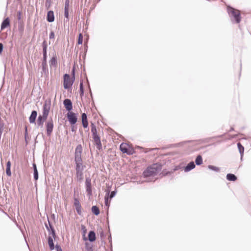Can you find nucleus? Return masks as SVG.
<instances>
[{"instance_id": "nucleus-1", "label": "nucleus", "mask_w": 251, "mask_h": 251, "mask_svg": "<svg viewBox=\"0 0 251 251\" xmlns=\"http://www.w3.org/2000/svg\"><path fill=\"white\" fill-rule=\"evenodd\" d=\"M162 166L159 164H153L148 167L143 172L144 177H148L156 175L161 170Z\"/></svg>"}, {"instance_id": "nucleus-2", "label": "nucleus", "mask_w": 251, "mask_h": 251, "mask_svg": "<svg viewBox=\"0 0 251 251\" xmlns=\"http://www.w3.org/2000/svg\"><path fill=\"white\" fill-rule=\"evenodd\" d=\"M227 10L231 20L232 22L235 21L236 23L239 24L241 19L240 11L230 6H227Z\"/></svg>"}, {"instance_id": "nucleus-3", "label": "nucleus", "mask_w": 251, "mask_h": 251, "mask_svg": "<svg viewBox=\"0 0 251 251\" xmlns=\"http://www.w3.org/2000/svg\"><path fill=\"white\" fill-rule=\"evenodd\" d=\"M72 74L73 76L72 78H70V76L69 74H66L64 75L63 86L65 89H68L71 87L75 79L74 68L72 70Z\"/></svg>"}, {"instance_id": "nucleus-4", "label": "nucleus", "mask_w": 251, "mask_h": 251, "mask_svg": "<svg viewBox=\"0 0 251 251\" xmlns=\"http://www.w3.org/2000/svg\"><path fill=\"white\" fill-rule=\"evenodd\" d=\"M82 152V147L81 145L76 146L75 152L74 161L82 160L81 154Z\"/></svg>"}, {"instance_id": "nucleus-5", "label": "nucleus", "mask_w": 251, "mask_h": 251, "mask_svg": "<svg viewBox=\"0 0 251 251\" xmlns=\"http://www.w3.org/2000/svg\"><path fill=\"white\" fill-rule=\"evenodd\" d=\"M47 134L48 136H50L52 132L53 128V122L52 119L48 120L45 124Z\"/></svg>"}, {"instance_id": "nucleus-6", "label": "nucleus", "mask_w": 251, "mask_h": 251, "mask_svg": "<svg viewBox=\"0 0 251 251\" xmlns=\"http://www.w3.org/2000/svg\"><path fill=\"white\" fill-rule=\"evenodd\" d=\"M68 121L71 125H75L77 120L76 114L73 112H68L67 114Z\"/></svg>"}, {"instance_id": "nucleus-7", "label": "nucleus", "mask_w": 251, "mask_h": 251, "mask_svg": "<svg viewBox=\"0 0 251 251\" xmlns=\"http://www.w3.org/2000/svg\"><path fill=\"white\" fill-rule=\"evenodd\" d=\"M85 184L87 195L91 196L92 195L91 179L90 177H86Z\"/></svg>"}, {"instance_id": "nucleus-8", "label": "nucleus", "mask_w": 251, "mask_h": 251, "mask_svg": "<svg viewBox=\"0 0 251 251\" xmlns=\"http://www.w3.org/2000/svg\"><path fill=\"white\" fill-rule=\"evenodd\" d=\"M76 180L77 182H81L83 179V171L84 169H75Z\"/></svg>"}, {"instance_id": "nucleus-9", "label": "nucleus", "mask_w": 251, "mask_h": 251, "mask_svg": "<svg viewBox=\"0 0 251 251\" xmlns=\"http://www.w3.org/2000/svg\"><path fill=\"white\" fill-rule=\"evenodd\" d=\"M48 221L49 223L50 227H48V224L46 223H45V227L47 228V230L49 231V234L51 235L52 236V238L55 239L56 238L55 231L48 218Z\"/></svg>"}, {"instance_id": "nucleus-10", "label": "nucleus", "mask_w": 251, "mask_h": 251, "mask_svg": "<svg viewBox=\"0 0 251 251\" xmlns=\"http://www.w3.org/2000/svg\"><path fill=\"white\" fill-rule=\"evenodd\" d=\"M50 102H48L47 101H46L44 102L43 105V115L42 116L47 118L50 109Z\"/></svg>"}, {"instance_id": "nucleus-11", "label": "nucleus", "mask_w": 251, "mask_h": 251, "mask_svg": "<svg viewBox=\"0 0 251 251\" xmlns=\"http://www.w3.org/2000/svg\"><path fill=\"white\" fill-rule=\"evenodd\" d=\"M94 141L97 146L98 149L100 150L102 148V145L100 141V139L97 133L92 134Z\"/></svg>"}, {"instance_id": "nucleus-12", "label": "nucleus", "mask_w": 251, "mask_h": 251, "mask_svg": "<svg viewBox=\"0 0 251 251\" xmlns=\"http://www.w3.org/2000/svg\"><path fill=\"white\" fill-rule=\"evenodd\" d=\"M63 104L66 109L68 112H71L70 111L73 109V104L71 100L69 99H66L63 101Z\"/></svg>"}, {"instance_id": "nucleus-13", "label": "nucleus", "mask_w": 251, "mask_h": 251, "mask_svg": "<svg viewBox=\"0 0 251 251\" xmlns=\"http://www.w3.org/2000/svg\"><path fill=\"white\" fill-rule=\"evenodd\" d=\"M47 118L43 117V116L40 115L37 120V127H41L42 128L43 127L44 123L46 121Z\"/></svg>"}, {"instance_id": "nucleus-14", "label": "nucleus", "mask_w": 251, "mask_h": 251, "mask_svg": "<svg viewBox=\"0 0 251 251\" xmlns=\"http://www.w3.org/2000/svg\"><path fill=\"white\" fill-rule=\"evenodd\" d=\"M69 0H65V7H64V16L65 18L67 19L66 21L69 20Z\"/></svg>"}, {"instance_id": "nucleus-15", "label": "nucleus", "mask_w": 251, "mask_h": 251, "mask_svg": "<svg viewBox=\"0 0 251 251\" xmlns=\"http://www.w3.org/2000/svg\"><path fill=\"white\" fill-rule=\"evenodd\" d=\"M37 116V112L35 110L31 112V115L29 117V121L30 124L35 123L36 119Z\"/></svg>"}, {"instance_id": "nucleus-16", "label": "nucleus", "mask_w": 251, "mask_h": 251, "mask_svg": "<svg viewBox=\"0 0 251 251\" xmlns=\"http://www.w3.org/2000/svg\"><path fill=\"white\" fill-rule=\"evenodd\" d=\"M47 20L50 23L53 22L54 21V12L52 10L49 11L47 13Z\"/></svg>"}, {"instance_id": "nucleus-17", "label": "nucleus", "mask_w": 251, "mask_h": 251, "mask_svg": "<svg viewBox=\"0 0 251 251\" xmlns=\"http://www.w3.org/2000/svg\"><path fill=\"white\" fill-rule=\"evenodd\" d=\"M10 25V20L9 18H5L2 22L1 25V30H3Z\"/></svg>"}, {"instance_id": "nucleus-18", "label": "nucleus", "mask_w": 251, "mask_h": 251, "mask_svg": "<svg viewBox=\"0 0 251 251\" xmlns=\"http://www.w3.org/2000/svg\"><path fill=\"white\" fill-rule=\"evenodd\" d=\"M42 46L43 48V58H47L48 44L47 42L46 41H44Z\"/></svg>"}, {"instance_id": "nucleus-19", "label": "nucleus", "mask_w": 251, "mask_h": 251, "mask_svg": "<svg viewBox=\"0 0 251 251\" xmlns=\"http://www.w3.org/2000/svg\"><path fill=\"white\" fill-rule=\"evenodd\" d=\"M196 165L193 161H191L184 168V171L185 172H188L195 168Z\"/></svg>"}, {"instance_id": "nucleus-20", "label": "nucleus", "mask_w": 251, "mask_h": 251, "mask_svg": "<svg viewBox=\"0 0 251 251\" xmlns=\"http://www.w3.org/2000/svg\"><path fill=\"white\" fill-rule=\"evenodd\" d=\"M88 237L90 242H93L95 241L96 239L95 232L93 230L90 231L88 233Z\"/></svg>"}, {"instance_id": "nucleus-21", "label": "nucleus", "mask_w": 251, "mask_h": 251, "mask_svg": "<svg viewBox=\"0 0 251 251\" xmlns=\"http://www.w3.org/2000/svg\"><path fill=\"white\" fill-rule=\"evenodd\" d=\"M53 238H52V237L51 236H49V237L48 238V244H49V246L50 247V249L51 251L53 250L55 248V246H54V245L53 243Z\"/></svg>"}, {"instance_id": "nucleus-22", "label": "nucleus", "mask_w": 251, "mask_h": 251, "mask_svg": "<svg viewBox=\"0 0 251 251\" xmlns=\"http://www.w3.org/2000/svg\"><path fill=\"white\" fill-rule=\"evenodd\" d=\"M75 169H85L86 166L83 164V160L75 161Z\"/></svg>"}, {"instance_id": "nucleus-23", "label": "nucleus", "mask_w": 251, "mask_h": 251, "mask_svg": "<svg viewBox=\"0 0 251 251\" xmlns=\"http://www.w3.org/2000/svg\"><path fill=\"white\" fill-rule=\"evenodd\" d=\"M33 169V177L34 179L35 180H37L39 176H38V172L37 170L36 165L35 163L32 164Z\"/></svg>"}, {"instance_id": "nucleus-24", "label": "nucleus", "mask_w": 251, "mask_h": 251, "mask_svg": "<svg viewBox=\"0 0 251 251\" xmlns=\"http://www.w3.org/2000/svg\"><path fill=\"white\" fill-rule=\"evenodd\" d=\"M47 58H43V61L42 62V71L44 73H47L48 71V66L47 64Z\"/></svg>"}, {"instance_id": "nucleus-25", "label": "nucleus", "mask_w": 251, "mask_h": 251, "mask_svg": "<svg viewBox=\"0 0 251 251\" xmlns=\"http://www.w3.org/2000/svg\"><path fill=\"white\" fill-rule=\"evenodd\" d=\"M226 179L228 181H235L237 180V176L233 174H227L226 176Z\"/></svg>"}, {"instance_id": "nucleus-26", "label": "nucleus", "mask_w": 251, "mask_h": 251, "mask_svg": "<svg viewBox=\"0 0 251 251\" xmlns=\"http://www.w3.org/2000/svg\"><path fill=\"white\" fill-rule=\"evenodd\" d=\"M237 147L241 155V159L242 160L244 155V147L240 142L237 143Z\"/></svg>"}, {"instance_id": "nucleus-27", "label": "nucleus", "mask_w": 251, "mask_h": 251, "mask_svg": "<svg viewBox=\"0 0 251 251\" xmlns=\"http://www.w3.org/2000/svg\"><path fill=\"white\" fill-rule=\"evenodd\" d=\"M180 169V167L179 166H176L171 171H167L166 172H163V174L164 176H168V175H171V174H173L175 171H177Z\"/></svg>"}, {"instance_id": "nucleus-28", "label": "nucleus", "mask_w": 251, "mask_h": 251, "mask_svg": "<svg viewBox=\"0 0 251 251\" xmlns=\"http://www.w3.org/2000/svg\"><path fill=\"white\" fill-rule=\"evenodd\" d=\"M195 163L197 165H201L202 164V158L201 155H198L195 159Z\"/></svg>"}, {"instance_id": "nucleus-29", "label": "nucleus", "mask_w": 251, "mask_h": 251, "mask_svg": "<svg viewBox=\"0 0 251 251\" xmlns=\"http://www.w3.org/2000/svg\"><path fill=\"white\" fill-rule=\"evenodd\" d=\"M91 210H92V213L94 214H95V215L97 216L100 214L99 208L96 205L93 206L91 208Z\"/></svg>"}, {"instance_id": "nucleus-30", "label": "nucleus", "mask_w": 251, "mask_h": 251, "mask_svg": "<svg viewBox=\"0 0 251 251\" xmlns=\"http://www.w3.org/2000/svg\"><path fill=\"white\" fill-rule=\"evenodd\" d=\"M120 150L121 151L124 153H126L127 151V149L128 148L127 147L126 144H124V143H122L121 144L120 147Z\"/></svg>"}, {"instance_id": "nucleus-31", "label": "nucleus", "mask_w": 251, "mask_h": 251, "mask_svg": "<svg viewBox=\"0 0 251 251\" xmlns=\"http://www.w3.org/2000/svg\"><path fill=\"white\" fill-rule=\"evenodd\" d=\"M79 94L81 97H82L84 95V88L82 81H80L79 84Z\"/></svg>"}, {"instance_id": "nucleus-32", "label": "nucleus", "mask_w": 251, "mask_h": 251, "mask_svg": "<svg viewBox=\"0 0 251 251\" xmlns=\"http://www.w3.org/2000/svg\"><path fill=\"white\" fill-rule=\"evenodd\" d=\"M207 168L209 169H210L212 171H215L216 172H219L220 171L219 168L214 166H213V165H209L207 166Z\"/></svg>"}, {"instance_id": "nucleus-33", "label": "nucleus", "mask_w": 251, "mask_h": 251, "mask_svg": "<svg viewBox=\"0 0 251 251\" xmlns=\"http://www.w3.org/2000/svg\"><path fill=\"white\" fill-rule=\"evenodd\" d=\"M91 132L92 133V134H94L95 133H97L96 126L94 123H92L91 124Z\"/></svg>"}, {"instance_id": "nucleus-34", "label": "nucleus", "mask_w": 251, "mask_h": 251, "mask_svg": "<svg viewBox=\"0 0 251 251\" xmlns=\"http://www.w3.org/2000/svg\"><path fill=\"white\" fill-rule=\"evenodd\" d=\"M83 42V36L81 33H79L78 35V38L77 41V43L79 45H81Z\"/></svg>"}, {"instance_id": "nucleus-35", "label": "nucleus", "mask_w": 251, "mask_h": 251, "mask_svg": "<svg viewBox=\"0 0 251 251\" xmlns=\"http://www.w3.org/2000/svg\"><path fill=\"white\" fill-rule=\"evenodd\" d=\"M74 205L75 207H76V206L78 207V206L81 205L80 202L79 201V200L77 198H74Z\"/></svg>"}, {"instance_id": "nucleus-36", "label": "nucleus", "mask_w": 251, "mask_h": 251, "mask_svg": "<svg viewBox=\"0 0 251 251\" xmlns=\"http://www.w3.org/2000/svg\"><path fill=\"white\" fill-rule=\"evenodd\" d=\"M134 153V151L132 148H128L127 149V151L126 153L128 155H132Z\"/></svg>"}, {"instance_id": "nucleus-37", "label": "nucleus", "mask_w": 251, "mask_h": 251, "mask_svg": "<svg viewBox=\"0 0 251 251\" xmlns=\"http://www.w3.org/2000/svg\"><path fill=\"white\" fill-rule=\"evenodd\" d=\"M56 64V58L54 57H52L50 61V66L55 65Z\"/></svg>"}, {"instance_id": "nucleus-38", "label": "nucleus", "mask_w": 251, "mask_h": 251, "mask_svg": "<svg viewBox=\"0 0 251 251\" xmlns=\"http://www.w3.org/2000/svg\"><path fill=\"white\" fill-rule=\"evenodd\" d=\"M75 209H76V211L77 212V213L79 215H81V213H82V211H81V206H76V207H75Z\"/></svg>"}, {"instance_id": "nucleus-39", "label": "nucleus", "mask_w": 251, "mask_h": 251, "mask_svg": "<svg viewBox=\"0 0 251 251\" xmlns=\"http://www.w3.org/2000/svg\"><path fill=\"white\" fill-rule=\"evenodd\" d=\"M104 201H105V205L108 207L110 205V202L109 201L108 197H107L106 196H105V197L104 198Z\"/></svg>"}, {"instance_id": "nucleus-40", "label": "nucleus", "mask_w": 251, "mask_h": 251, "mask_svg": "<svg viewBox=\"0 0 251 251\" xmlns=\"http://www.w3.org/2000/svg\"><path fill=\"white\" fill-rule=\"evenodd\" d=\"M81 119H82V122L87 121V115L86 113H83L82 114Z\"/></svg>"}, {"instance_id": "nucleus-41", "label": "nucleus", "mask_w": 251, "mask_h": 251, "mask_svg": "<svg viewBox=\"0 0 251 251\" xmlns=\"http://www.w3.org/2000/svg\"><path fill=\"white\" fill-rule=\"evenodd\" d=\"M116 193H117V191H112L111 192L110 195H109V198L110 199H111L112 198H113L114 197H115V196L116 195Z\"/></svg>"}, {"instance_id": "nucleus-42", "label": "nucleus", "mask_w": 251, "mask_h": 251, "mask_svg": "<svg viewBox=\"0 0 251 251\" xmlns=\"http://www.w3.org/2000/svg\"><path fill=\"white\" fill-rule=\"evenodd\" d=\"M6 174L9 176H11V168H6Z\"/></svg>"}, {"instance_id": "nucleus-43", "label": "nucleus", "mask_w": 251, "mask_h": 251, "mask_svg": "<svg viewBox=\"0 0 251 251\" xmlns=\"http://www.w3.org/2000/svg\"><path fill=\"white\" fill-rule=\"evenodd\" d=\"M28 136V133H27V126L25 127V141L26 142V139Z\"/></svg>"}, {"instance_id": "nucleus-44", "label": "nucleus", "mask_w": 251, "mask_h": 251, "mask_svg": "<svg viewBox=\"0 0 251 251\" xmlns=\"http://www.w3.org/2000/svg\"><path fill=\"white\" fill-rule=\"evenodd\" d=\"M49 38L50 39H52L54 38V33L53 31H51L50 33Z\"/></svg>"}, {"instance_id": "nucleus-45", "label": "nucleus", "mask_w": 251, "mask_h": 251, "mask_svg": "<svg viewBox=\"0 0 251 251\" xmlns=\"http://www.w3.org/2000/svg\"><path fill=\"white\" fill-rule=\"evenodd\" d=\"M82 123V126H83L84 128H87L88 127V121H85V122H83Z\"/></svg>"}, {"instance_id": "nucleus-46", "label": "nucleus", "mask_w": 251, "mask_h": 251, "mask_svg": "<svg viewBox=\"0 0 251 251\" xmlns=\"http://www.w3.org/2000/svg\"><path fill=\"white\" fill-rule=\"evenodd\" d=\"M55 248L56 251H62L61 247L59 245H56Z\"/></svg>"}, {"instance_id": "nucleus-47", "label": "nucleus", "mask_w": 251, "mask_h": 251, "mask_svg": "<svg viewBox=\"0 0 251 251\" xmlns=\"http://www.w3.org/2000/svg\"><path fill=\"white\" fill-rule=\"evenodd\" d=\"M17 18H18V20H20L21 19V12L20 11L18 12Z\"/></svg>"}, {"instance_id": "nucleus-48", "label": "nucleus", "mask_w": 251, "mask_h": 251, "mask_svg": "<svg viewBox=\"0 0 251 251\" xmlns=\"http://www.w3.org/2000/svg\"><path fill=\"white\" fill-rule=\"evenodd\" d=\"M76 127H75V126L72 125V127H71L72 131L75 132L76 131Z\"/></svg>"}, {"instance_id": "nucleus-49", "label": "nucleus", "mask_w": 251, "mask_h": 251, "mask_svg": "<svg viewBox=\"0 0 251 251\" xmlns=\"http://www.w3.org/2000/svg\"><path fill=\"white\" fill-rule=\"evenodd\" d=\"M3 46L2 43H0V54L2 52Z\"/></svg>"}, {"instance_id": "nucleus-50", "label": "nucleus", "mask_w": 251, "mask_h": 251, "mask_svg": "<svg viewBox=\"0 0 251 251\" xmlns=\"http://www.w3.org/2000/svg\"><path fill=\"white\" fill-rule=\"evenodd\" d=\"M6 168H11V162L8 161L6 163Z\"/></svg>"}, {"instance_id": "nucleus-51", "label": "nucleus", "mask_w": 251, "mask_h": 251, "mask_svg": "<svg viewBox=\"0 0 251 251\" xmlns=\"http://www.w3.org/2000/svg\"><path fill=\"white\" fill-rule=\"evenodd\" d=\"M156 149H157L156 148H155V149H146L147 151H146V152H147V151H153V150H156Z\"/></svg>"}, {"instance_id": "nucleus-52", "label": "nucleus", "mask_w": 251, "mask_h": 251, "mask_svg": "<svg viewBox=\"0 0 251 251\" xmlns=\"http://www.w3.org/2000/svg\"><path fill=\"white\" fill-rule=\"evenodd\" d=\"M86 249H87L88 251H92V247H86Z\"/></svg>"}, {"instance_id": "nucleus-53", "label": "nucleus", "mask_w": 251, "mask_h": 251, "mask_svg": "<svg viewBox=\"0 0 251 251\" xmlns=\"http://www.w3.org/2000/svg\"><path fill=\"white\" fill-rule=\"evenodd\" d=\"M89 89H90V94H91V95L92 96V94L91 90V89H90V85H89Z\"/></svg>"}, {"instance_id": "nucleus-54", "label": "nucleus", "mask_w": 251, "mask_h": 251, "mask_svg": "<svg viewBox=\"0 0 251 251\" xmlns=\"http://www.w3.org/2000/svg\"><path fill=\"white\" fill-rule=\"evenodd\" d=\"M233 130H234V128L233 127H231L230 128V129L229 130V131H233Z\"/></svg>"}, {"instance_id": "nucleus-55", "label": "nucleus", "mask_w": 251, "mask_h": 251, "mask_svg": "<svg viewBox=\"0 0 251 251\" xmlns=\"http://www.w3.org/2000/svg\"><path fill=\"white\" fill-rule=\"evenodd\" d=\"M83 239H84V240H87V238H86L85 237H84V238H83Z\"/></svg>"}, {"instance_id": "nucleus-56", "label": "nucleus", "mask_w": 251, "mask_h": 251, "mask_svg": "<svg viewBox=\"0 0 251 251\" xmlns=\"http://www.w3.org/2000/svg\"><path fill=\"white\" fill-rule=\"evenodd\" d=\"M88 245V243H85V245H86V246H87V245Z\"/></svg>"}, {"instance_id": "nucleus-57", "label": "nucleus", "mask_w": 251, "mask_h": 251, "mask_svg": "<svg viewBox=\"0 0 251 251\" xmlns=\"http://www.w3.org/2000/svg\"><path fill=\"white\" fill-rule=\"evenodd\" d=\"M48 227H50V225H49V223H48Z\"/></svg>"}, {"instance_id": "nucleus-58", "label": "nucleus", "mask_w": 251, "mask_h": 251, "mask_svg": "<svg viewBox=\"0 0 251 251\" xmlns=\"http://www.w3.org/2000/svg\"><path fill=\"white\" fill-rule=\"evenodd\" d=\"M109 192H108L107 193V195H109Z\"/></svg>"}]
</instances>
